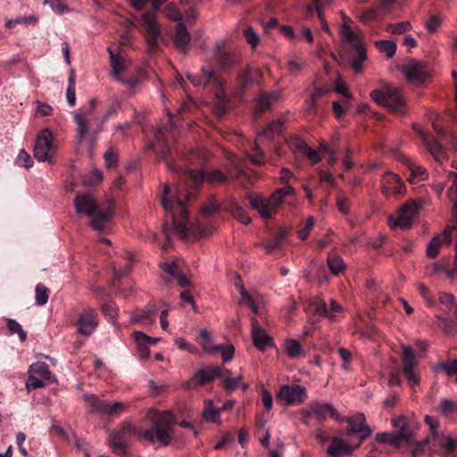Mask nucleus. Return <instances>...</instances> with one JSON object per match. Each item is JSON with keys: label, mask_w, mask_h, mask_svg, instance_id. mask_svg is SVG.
Masks as SVG:
<instances>
[{"label": "nucleus", "mask_w": 457, "mask_h": 457, "mask_svg": "<svg viewBox=\"0 0 457 457\" xmlns=\"http://www.w3.org/2000/svg\"><path fill=\"white\" fill-rule=\"evenodd\" d=\"M215 62L221 72H228L240 63L241 57L237 52H229L222 46H218L215 52Z\"/></svg>", "instance_id": "obj_20"}, {"label": "nucleus", "mask_w": 457, "mask_h": 457, "mask_svg": "<svg viewBox=\"0 0 457 457\" xmlns=\"http://www.w3.org/2000/svg\"><path fill=\"white\" fill-rule=\"evenodd\" d=\"M278 94L271 93V94H264L262 93L258 98L255 112L257 114H262L265 111L269 110L271 107V104L273 101L278 100Z\"/></svg>", "instance_id": "obj_36"}, {"label": "nucleus", "mask_w": 457, "mask_h": 457, "mask_svg": "<svg viewBox=\"0 0 457 457\" xmlns=\"http://www.w3.org/2000/svg\"><path fill=\"white\" fill-rule=\"evenodd\" d=\"M421 208V204L410 200L406 202L401 208L398 217L396 219H389V227L392 228H400L402 229H408L411 228L415 216L418 214Z\"/></svg>", "instance_id": "obj_10"}, {"label": "nucleus", "mask_w": 457, "mask_h": 457, "mask_svg": "<svg viewBox=\"0 0 457 457\" xmlns=\"http://www.w3.org/2000/svg\"><path fill=\"white\" fill-rule=\"evenodd\" d=\"M211 353H220L224 362L231 361L234 357L235 347L229 345H216L212 348Z\"/></svg>", "instance_id": "obj_42"}, {"label": "nucleus", "mask_w": 457, "mask_h": 457, "mask_svg": "<svg viewBox=\"0 0 457 457\" xmlns=\"http://www.w3.org/2000/svg\"><path fill=\"white\" fill-rule=\"evenodd\" d=\"M229 212L232 216L243 224H249L252 220L248 212L236 202H231L229 204Z\"/></svg>", "instance_id": "obj_38"}, {"label": "nucleus", "mask_w": 457, "mask_h": 457, "mask_svg": "<svg viewBox=\"0 0 457 457\" xmlns=\"http://www.w3.org/2000/svg\"><path fill=\"white\" fill-rule=\"evenodd\" d=\"M199 342L203 347V349L206 353H211L212 348L214 345H212L209 332L206 329H202L199 334Z\"/></svg>", "instance_id": "obj_58"}, {"label": "nucleus", "mask_w": 457, "mask_h": 457, "mask_svg": "<svg viewBox=\"0 0 457 457\" xmlns=\"http://www.w3.org/2000/svg\"><path fill=\"white\" fill-rule=\"evenodd\" d=\"M328 416L336 418L337 412L334 407L329 403H312L310 407L304 411L302 421L308 425L312 418L318 422L322 423Z\"/></svg>", "instance_id": "obj_16"}, {"label": "nucleus", "mask_w": 457, "mask_h": 457, "mask_svg": "<svg viewBox=\"0 0 457 457\" xmlns=\"http://www.w3.org/2000/svg\"><path fill=\"white\" fill-rule=\"evenodd\" d=\"M167 0H152L153 12H146L142 15V26L146 34V41L152 52L159 48L160 26L156 21V13Z\"/></svg>", "instance_id": "obj_7"}, {"label": "nucleus", "mask_w": 457, "mask_h": 457, "mask_svg": "<svg viewBox=\"0 0 457 457\" xmlns=\"http://www.w3.org/2000/svg\"><path fill=\"white\" fill-rule=\"evenodd\" d=\"M29 371L33 375H38L42 379L50 381L52 373L45 362H35L30 365Z\"/></svg>", "instance_id": "obj_39"}, {"label": "nucleus", "mask_w": 457, "mask_h": 457, "mask_svg": "<svg viewBox=\"0 0 457 457\" xmlns=\"http://www.w3.org/2000/svg\"><path fill=\"white\" fill-rule=\"evenodd\" d=\"M239 293L241 295L239 303L247 305L253 313L258 314L259 307L263 303L262 296L256 291H247L244 287H239Z\"/></svg>", "instance_id": "obj_27"}, {"label": "nucleus", "mask_w": 457, "mask_h": 457, "mask_svg": "<svg viewBox=\"0 0 457 457\" xmlns=\"http://www.w3.org/2000/svg\"><path fill=\"white\" fill-rule=\"evenodd\" d=\"M152 428L145 430L137 429L131 423L124 422L121 428L112 433L109 445L117 454H124L127 451V440L132 436H138L145 440L154 443L158 441L163 446L170 444L173 428L176 423L171 411H154L150 417Z\"/></svg>", "instance_id": "obj_2"}, {"label": "nucleus", "mask_w": 457, "mask_h": 457, "mask_svg": "<svg viewBox=\"0 0 457 457\" xmlns=\"http://www.w3.org/2000/svg\"><path fill=\"white\" fill-rule=\"evenodd\" d=\"M439 445L445 450L446 453H452L457 448V439L447 436L443 441H441Z\"/></svg>", "instance_id": "obj_64"}, {"label": "nucleus", "mask_w": 457, "mask_h": 457, "mask_svg": "<svg viewBox=\"0 0 457 457\" xmlns=\"http://www.w3.org/2000/svg\"><path fill=\"white\" fill-rule=\"evenodd\" d=\"M347 424L346 431L348 434L363 433V435L360 436L361 440L365 438L370 431V428L365 424V417L362 413H357L350 417L347 420Z\"/></svg>", "instance_id": "obj_28"}, {"label": "nucleus", "mask_w": 457, "mask_h": 457, "mask_svg": "<svg viewBox=\"0 0 457 457\" xmlns=\"http://www.w3.org/2000/svg\"><path fill=\"white\" fill-rule=\"evenodd\" d=\"M104 158L105 161V164L107 168H112L117 165V154L114 150V147L110 146L104 153Z\"/></svg>", "instance_id": "obj_60"}, {"label": "nucleus", "mask_w": 457, "mask_h": 457, "mask_svg": "<svg viewBox=\"0 0 457 457\" xmlns=\"http://www.w3.org/2000/svg\"><path fill=\"white\" fill-rule=\"evenodd\" d=\"M455 226L447 227L442 233L434 237L427 245V255L430 258H436L438 254L439 249L443 243L449 244L452 238L453 230H455Z\"/></svg>", "instance_id": "obj_23"}, {"label": "nucleus", "mask_w": 457, "mask_h": 457, "mask_svg": "<svg viewBox=\"0 0 457 457\" xmlns=\"http://www.w3.org/2000/svg\"><path fill=\"white\" fill-rule=\"evenodd\" d=\"M373 101L398 115L405 113V100L397 88L386 86L381 89L373 90Z\"/></svg>", "instance_id": "obj_6"}, {"label": "nucleus", "mask_w": 457, "mask_h": 457, "mask_svg": "<svg viewBox=\"0 0 457 457\" xmlns=\"http://www.w3.org/2000/svg\"><path fill=\"white\" fill-rule=\"evenodd\" d=\"M284 120L278 119L270 122L262 132L257 136V139H271L274 135H278L282 132L284 127Z\"/></svg>", "instance_id": "obj_35"}, {"label": "nucleus", "mask_w": 457, "mask_h": 457, "mask_svg": "<svg viewBox=\"0 0 457 457\" xmlns=\"http://www.w3.org/2000/svg\"><path fill=\"white\" fill-rule=\"evenodd\" d=\"M252 326L253 345L258 350L264 351L267 347H270L273 345L272 337L267 335L266 332L259 327L256 319L252 320Z\"/></svg>", "instance_id": "obj_25"}, {"label": "nucleus", "mask_w": 457, "mask_h": 457, "mask_svg": "<svg viewBox=\"0 0 457 457\" xmlns=\"http://www.w3.org/2000/svg\"><path fill=\"white\" fill-rule=\"evenodd\" d=\"M242 378H243L241 375L237 378L224 376L221 381L224 390L228 394L235 391L236 388L241 384Z\"/></svg>", "instance_id": "obj_50"}, {"label": "nucleus", "mask_w": 457, "mask_h": 457, "mask_svg": "<svg viewBox=\"0 0 457 457\" xmlns=\"http://www.w3.org/2000/svg\"><path fill=\"white\" fill-rule=\"evenodd\" d=\"M7 328L11 333H17L21 341L26 340L27 333L22 329L21 326L15 320L8 319Z\"/></svg>", "instance_id": "obj_56"}, {"label": "nucleus", "mask_w": 457, "mask_h": 457, "mask_svg": "<svg viewBox=\"0 0 457 457\" xmlns=\"http://www.w3.org/2000/svg\"><path fill=\"white\" fill-rule=\"evenodd\" d=\"M117 110L118 104H113L106 111V112L100 119L96 120L97 125L96 128H93L92 129V142L95 141L98 134L102 132L103 127L108 121V120L116 114Z\"/></svg>", "instance_id": "obj_37"}, {"label": "nucleus", "mask_w": 457, "mask_h": 457, "mask_svg": "<svg viewBox=\"0 0 457 457\" xmlns=\"http://www.w3.org/2000/svg\"><path fill=\"white\" fill-rule=\"evenodd\" d=\"M294 150L305 156L312 164H317L321 160L320 153L310 147L303 139L297 138L295 140Z\"/></svg>", "instance_id": "obj_32"}, {"label": "nucleus", "mask_w": 457, "mask_h": 457, "mask_svg": "<svg viewBox=\"0 0 457 457\" xmlns=\"http://www.w3.org/2000/svg\"><path fill=\"white\" fill-rule=\"evenodd\" d=\"M132 337L137 344L139 358L141 360H147L150 355L149 345L141 340V338L137 336L136 331L133 332Z\"/></svg>", "instance_id": "obj_48"}, {"label": "nucleus", "mask_w": 457, "mask_h": 457, "mask_svg": "<svg viewBox=\"0 0 457 457\" xmlns=\"http://www.w3.org/2000/svg\"><path fill=\"white\" fill-rule=\"evenodd\" d=\"M231 370H222L219 366H206L198 370L194 376L185 385L186 388H190L193 385L204 386L212 382L217 378L223 379L224 376L231 377Z\"/></svg>", "instance_id": "obj_11"}, {"label": "nucleus", "mask_w": 457, "mask_h": 457, "mask_svg": "<svg viewBox=\"0 0 457 457\" xmlns=\"http://www.w3.org/2000/svg\"><path fill=\"white\" fill-rule=\"evenodd\" d=\"M187 79L195 86H203L204 87H221L222 82L220 76L209 65L204 66L201 73L198 75L187 74Z\"/></svg>", "instance_id": "obj_14"}, {"label": "nucleus", "mask_w": 457, "mask_h": 457, "mask_svg": "<svg viewBox=\"0 0 457 457\" xmlns=\"http://www.w3.org/2000/svg\"><path fill=\"white\" fill-rule=\"evenodd\" d=\"M252 152L253 154H247L246 156L249 158L252 163L255 165H261L264 163L265 162V154L264 152L260 148L258 144L256 142L253 143L252 146Z\"/></svg>", "instance_id": "obj_47"}, {"label": "nucleus", "mask_w": 457, "mask_h": 457, "mask_svg": "<svg viewBox=\"0 0 457 457\" xmlns=\"http://www.w3.org/2000/svg\"><path fill=\"white\" fill-rule=\"evenodd\" d=\"M84 400L91 408V412L97 414H105L108 416L120 415L125 410V404L120 402L110 403L107 401L98 398L95 395H84Z\"/></svg>", "instance_id": "obj_9"}, {"label": "nucleus", "mask_w": 457, "mask_h": 457, "mask_svg": "<svg viewBox=\"0 0 457 457\" xmlns=\"http://www.w3.org/2000/svg\"><path fill=\"white\" fill-rule=\"evenodd\" d=\"M349 198L345 195L343 191H339L337 194L336 205L341 213L347 214L349 212Z\"/></svg>", "instance_id": "obj_51"}, {"label": "nucleus", "mask_w": 457, "mask_h": 457, "mask_svg": "<svg viewBox=\"0 0 457 457\" xmlns=\"http://www.w3.org/2000/svg\"><path fill=\"white\" fill-rule=\"evenodd\" d=\"M16 162L20 166H24L26 169H29L33 166L32 158L24 149L20 151Z\"/></svg>", "instance_id": "obj_63"}, {"label": "nucleus", "mask_w": 457, "mask_h": 457, "mask_svg": "<svg viewBox=\"0 0 457 457\" xmlns=\"http://www.w3.org/2000/svg\"><path fill=\"white\" fill-rule=\"evenodd\" d=\"M235 169L236 174L233 179L237 180L241 187L247 188L252 185V177L245 170L238 166H236Z\"/></svg>", "instance_id": "obj_46"}, {"label": "nucleus", "mask_w": 457, "mask_h": 457, "mask_svg": "<svg viewBox=\"0 0 457 457\" xmlns=\"http://www.w3.org/2000/svg\"><path fill=\"white\" fill-rule=\"evenodd\" d=\"M379 52L386 54L387 58H392L396 52V44L391 40H378L374 43Z\"/></svg>", "instance_id": "obj_40"}, {"label": "nucleus", "mask_w": 457, "mask_h": 457, "mask_svg": "<svg viewBox=\"0 0 457 457\" xmlns=\"http://www.w3.org/2000/svg\"><path fill=\"white\" fill-rule=\"evenodd\" d=\"M302 301L304 306V310L307 313L318 317H325V315L328 314V306L324 300H322L320 296H310Z\"/></svg>", "instance_id": "obj_26"}, {"label": "nucleus", "mask_w": 457, "mask_h": 457, "mask_svg": "<svg viewBox=\"0 0 457 457\" xmlns=\"http://www.w3.org/2000/svg\"><path fill=\"white\" fill-rule=\"evenodd\" d=\"M243 35L248 44L251 45L253 48H255L259 44V36L254 31L253 27L248 26L244 29Z\"/></svg>", "instance_id": "obj_55"}, {"label": "nucleus", "mask_w": 457, "mask_h": 457, "mask_svg": "<svg viewBox=\"0 0 457 457\" xmlns=\"http://www.w3.org/2000/svg\"><path fill=\"white\" fill-rule=\"evenodd\" d=\"M53 134L48 129H45L37 135L34 146V156L41 162L53 163L54 147L53 144Z\"/></svg>", "instance_id": "obj_8"}, {"label": "nucleus", "mask_w": 457, "mask_h": 457, "mask_svg": "<svg viewBox=\"0 0 457 457\" xmlns=\"http://www.w3.org/2000/svg\"><path fill=\"white\" fill-rule=\"evenodd\" d=\"M350 18L345 16L339 35L341 47L335 60L342 66L351 67L355 73L362 71V63L367 60V51L363 42V35L351 26Z\"/></svg>", "instance_id": "obj_3"}, {"label": "nucleus", "mask_w": 457, "mask_h": 457, "mask_svg": "<svg viewBox=\"0 0 457 457\" xmlns=\"http://www.w3.org/2000/svg\"><path fill=\"white\" fill-rule=\"evenodd\" d=\"M329 92L325 87H315L313 93L311 95L310 99L306 102V113L309 116L317 115L321 108L320 97L327 95Z\"/></svg>", "instance_id": "obj_30"}, {"label": "nucleus", "mask_w": 457, "mask_h": 457, "mask_svg": "<svg viewBox=\"0 0 457 457\" xmlns=\"http://www.w3.org/2000/svg\"><path fill=\"white\" fill-rule=\"evenodd\" d=\"M162 270L169 277L168 282L171 283L176 281L179 286H190V278L179 269V265L175 262H165L162 266Z\"/></svg>", "instance_id": "obj_24"}, {"label": "nucleus", "mask_w": 457, "mask_h": 457, "mask_svg": "<svg viewBox=\"0 0 457 457\" xmlns=\"http://www.w3.org/2000/svg\"><path fill=\"white\" fill-rule=\"evenodd\" d=\"M177 135L178 129L170 117L169 124L155 131L156 143L150 145L158 160L163 161L167 169L174 171L179 179L174 190L166 185L162 195V205L166 212L162 231L167 238L172 233L182 238L187 237L189 220L187 203L195 198L197 188L203 181L212 185H224L229 180V177L220 170H185L177 163L173 149Z\"/></svg>", "instance_id": "obj_1"}, {"label": "nucleus", "mask_w": 457, "mask_h": 457, "mask_svg": "<svg viewBox=\"0 0 457 457\" xmlns=\"http://www.w3.org/2000/svg\"><path fill=\"white\" fill-rule=\"evenodd\" d=\"M110 55V62L113 71L114 76L118 78L120 73L124 70V64L121 57L115 54L110 47L107 48Z\"/></svg>", "instance_id": "obj_44"}, {"label": "nucleus", "mask_w": 457, "mask_h": 457, "mask_svg": "<svg viewBox=\"0 0 457 457\" xmlns=\"http://www.w3.org/2000/svg\"><path fill=\"white\" fill-rule=\"evenodd\" d=\"M158 312V306L154 302H150L143 310H138L131 315L133 322L152 324Z\"/></svg>", "instance_id": "obj_29"}, {"label": "nucleus", "mask_w": 457, "mask_h": 457, "mask_svg": "<svg viewBox=\"0 0 457 457\" xmlns=\"http://www.w3.org/2000/svg\"><path fill=\"white\" fill-rule=\"evenodd\" d=\"M163 13L170 20L179 21L182 19V13L176 4L170 3L163 9Z\"/></svg>", "instance_id": "obj_54"}, {"label": "nucleus", "mask_w": 457, "mask_h": 457, "mask_svg": "<svg viewBox=\"0 0 457 457\" xmlns=\"http://www.w3.org/2000/svg\"><path fill=\"white\" fill-rule=\"evenodd\" d=\"M287 353L290 358H298L303 353L301 344L295 339H288L285 343Z\"/></svg>", "instance_id": "obj_45"}, {"label": "nucleus", "mask_w": 457, "mask_h": 457, "mask_svg": "<svg viewBox=\"0 0 457 457\" xmlns=\"http://www.w3.org/2000/svg\"><path fill=\"white\" fill-rule=\"evenodd\" d=\"M436 372L444 371L447 376H453L457 374V359L448 361H440L434 366Z\"/></svg>", "instance_id": "obj_41"}, {"label": "nucleus", "mask_w": 457, "mask_h": 457, "mask_svg": "<svg viewBox=\"0 0 457 457\" xmlns=\"http://www.w3.org/2000/svg\"><path fill=\"white\" fill-rule=\"evenodd\" d=\"M190 39L191 36L185 24L182 22L178 23L175 27V35L173 39L175 46L180 50H185L190 42Z\"/></svg>", "instance_id": "obj_34"}, {"label": "nucleus", "mask_w": 457, "mask_h": 457, "mask_svg": "<svg viewBox=\"0 0 457 457\" xmlns=\"http://www.w3.org/2000/svg\"><path fill=\"white\" fill-rule=\"evenodd\" d=\"M328 265L334 274H337L340 271H343L345 268V264L343 259L335 253H330L328 254Z\"/></svg>", "instance_id": "obj_43"}, {"label": "nucleus", "mask_w": 457, "mask_h": 457, "mask_svg": "<svg viewBox=\"0 0 457 457\" xmlns=\"http://www.w3.org/2000/svg\"><path fill=\"white\" fill-rule=\"evenodd\" d=\"M262 80V72L258 68L245 67L237 78V91L243 95L253 84L260 85Z\"/></svg>", "instance_id": "obj_18"}, {"label": "nucleus", "mask_w": 457, "mask_h": 457, "mask_svg": "<svg viewBox=\"0 0 457 457\" xmlns=\"http://www.w3.org/2000/svg\"><path fill=\"white\" fill-rule=\"evenodd\" d=\"M96 317L97 313L92 308L86 309L80 312L78 320L75 322L78 333L83 336H90L98 325Z\"/></svg>", "instance_id": "obj_21"}, {"label": "nucleus", "mask_w": 457, "mask_h": 457, "mask_svg": "<svg viewBox=\"0 0 457 457\" xmlns=\"http://www.w3.org/2000/svg\"><path fill=\"white\" fill-rule=\"evenodd\" d=\"M412 129L421 137L422 142L427 150L430 153L433 158L440 163L446 159V151L444 146L434 138L433 136L425 133L421 126L418 123H413Z\"/></svg>", "instance_id": "obj_15"}, {"label": "nucleus", "mask_w": 457, "mask_h": 457, "mask_svg": "<svg viewBox=\"0 0 457 457\" xmlns=\"http://www.w3.org/2000/svg\"><path fill=\"white\" fill-rule=\"evenodd\" d=\"M353 447L345 443L337 436L332 437L331 444L327 450L330 457L348 456L353 453Z\"/></svg>", "instance_id": "obj_31"}, {"label": "nucleus", "mask_w": 457, "mask_h": 457, "mask_svg": "<svg viewBox=\"0 0 457 457\" xmlns=\"http://www.w3.org/2000/svg\"><path fill=\"white\" fill-rule=\"evenodd\" d=\"M74 206L78 213L92 218L91 225L96 230H104L111 219V213L98 210L96 201L87 195H78L74 199Z\"/></svg>", "instance_id": "obj_5"}, {"label": "nucleus", "mask_w": 457, "mask_h": 457, "mask_svg": "<svg viewBox=\"0 0 457 457\" xmlns=\"http://www.w3.org/2000/svg\"><path fill=\"white\" fill-rule=\"evenodd\" d=\"M382 190L386 197H390L392 195H403L406 191V187L398 175L388 172L383 177Z\"/></svg>", "instance_id": "obj_22"}, {"label": "nucleus", "mask_w": 457, "mask_h": 457, "mask_svg": "<svg viewBox=\"0 0 457 457\" xmlns=\"http://www.w3.org/2000/svg\"><path fill=\"white\" fill-rule=\"evenodd\" d=\"M436 319L438 320V324L442 327L445 333H451L453 331V324L448 315H443L442 313H436Z\"/></svg>", "instance_id": "obj_62"}, {"label": "nucleus", "mask_w": 457, "mask_h": 457, "mask_svg": "<svg viewBox=\"0 0 457 457\" xmlns=\"http://www.w3.org/2000/svg\"><path fill=\"white\" fill-rule=\"evenodd\" d=\"M277 397L289 405H299L307 399L306 388L301 385H283L280 386Z\"/></svg>", "instance_id": "obj_12"}, {"label": "nucleus", "mask_w": 457, "mask_h": 457, "mask_svg": "<svg viewBox=\"0 0 457 457\" xmlns=\"http://www.w3.org/2000/svg\"><path fill=\"white\" fill-rule=\"evenodd\" d=\"M344 312V308L340 303H338L336 300L331 299L330 306L328 307V314L325 317H328L330 321H336L338 315Z\"/></svg>", "instance_id": "obj_52"}, {"label": "nucleus", "mask_w": 457, "mask_h": 457, "mask_svg": "<svg viewBox=\"0 0 457 457\" xmlns=\"http://www.w3.org/2000/svg\"><path fill=\"white\" fill-rule=\"evenodd\" d=\"M66 98H67V103L69 104L70 106H74L76 104L75 75H74L73 71H71V73L69 76L68 88L66 91Z\"/></svg>", "instance_id": "obj_49"}, {"label": "nucleus", "mask_w": 457, "mask_h": 457, "mask_svg": "<svg viewBox=\"0 0 457 457\" xmlns=\"http://www.w3.org/2000/svg\"><path fill=\"white\" fill-rule=\"evenodd\" d=\"M294 194V188L290 185L278 188L270 197H253L249 195V203L252 209L256 210L262 219L270 220L277 212L282 204L284 198Z\"/></svg>", "instance_id": "obj_4"}, {"label": "nucleus", "mask_w": 457, "mask_h": 457, "mask_svg": "<svg viewBox=\"0 0 457 457\" xmlns=\"http://www.w3.org/2000/svg\"><path fill=\"white\" fill-rule=\"evenodd\" d=\"M50 290L47 287H36V303L37 305H44L47 303Z\"/></svg>", "instance_id": "obj_61"}, {"label": "nucleus", "mask_w": 457, "mask_h": 457, "mask_svg": "<svg viewBox=\"0 0 457 457\" xmlns=\"http://www.w3.org/2000/svg\"><path fill=\"white\" fill-rule=\"evenodd\" d=\"M402 362L403 372L411 386H413L419 385L420 382V377L414 370L417 365L416 355L411 347H403Z\"/></svg>", "instance_id": "obj_17"}, {"label": "nucleus", "mask_w": 457, "mask_h": 457, "mask_svg": "<svg viewBox=\"0 0 457 457\" xmlns=\"http://www.w3.org/2000/svg\"><path fill=\"white\" fill-rule=\"evenodd\" d=\"M403 162L409 167L411 174L408 178L410 183L424 181L428 178V170L419 165L412 163L408 158L403 157Z\"/></svg>", "instance_id": "obj_33"}, {"label": "nucleus", "mask_w": 457, "mask_h": 457, "mask_svg": "<svg viewBox=\"0 0 457 457\" xmlns=\"http://www.w3.org/2000/svg\"><path fill=\"white\" fill-rule=\"evenodd\" d=\"M96 104V100L92 99L87 108L83 109L79 112H77L74 116V121L77 125V135L79 141L86 138H88L90 141L92 139L93 128L89 126L87 118L95 111Z\"/></svg>", "instance_id": "obj_13"}, {"label": "nucleus", "mask_w": 457, "mask_h": 457, "mask_svg": "<svg viewBox=\"0 0 457 457\" xmlns=\"http://www.w3.org/2000/svg\"><path fill=\"white\" fill-rule=\"evenodd\" d=\"M406 79L414 85H421L429 78L427 64L423 62L411 60L403 67Z\"/></svg>", "instance_id": "obj_19"}, {"label": "nucleus", "mask_w": 457, "mask_h": 457, "mask_svg": "<svg viewBox=\"0 0 457 457\" xmlns=\"http://www.w3.org/2000/svg\"><path fill=\"white\" fill-rule=\"evenodd\" d=\"M349 105L350 101L345 104L344 103V100L342 101V103L334 101L332 103V110L335 117L337 119H340L341 117H343L345 114L346 110L349 108Z\"/></svg>", "instance_id": "obj_59"}, {"label": "nucleus", "mask_w": 457, "mask_h": 457, "mask_svg": "<svg viewBox=\"0 0 457 457\" xmlns=\"http://www.w3.org/2000/svg\"><path fill=\"white\" fill-rule=\"evenodd\" d=\"M376 440L381 444H388L395 446L398 445L397 437L394 433H378L376 435Z\"/></svg>", "instance_id": "obj_57"}, {"label": "nucleus", "mask_w": 457, "mask_h": 457, "mask_svg": "<svg viewBox=\"0 0 457 457\" xmlns=\"http://www.w3.org/2000/svg\"><path fill=\"white\" fill-rule=\"evenodd\" d=\"M220 417V410L214 408L212 402H206L204 411V418L212 422H216Z\"/></svg>", "instance_id": "obj_53"}]
</instances>
